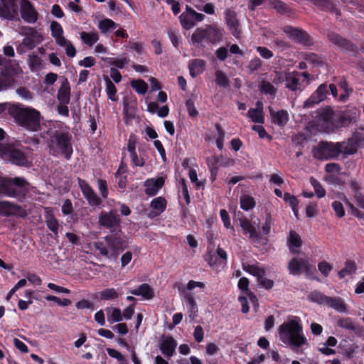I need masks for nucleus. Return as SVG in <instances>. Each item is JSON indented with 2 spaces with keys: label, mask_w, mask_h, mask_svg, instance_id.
<instances>
[{
  "label": "nucleus",
  "mask_w": 364,
  "mask_h": 364,
  "mask_svg": "<svg viewBox=\"0 0 364 364\" xmlns=\"http://www.w3.org/2000/svg\"><path fill=\"white\" fill-rule=\"evenodd\" d=\"M8 112L19 126L27 130L37 132L41 129V115L38 110L18 104L9 105Z\"/></svg>",
  "instance_id": "f257e3e1"
},
{
  "label": "nucleus",
  "mask_w": 364,
  "mask_h": 364,
  "mask_svg": "<svg viewBox=\"0 0 364 364\" xmlns=\"http://www.w3.org/2000/svg\"><path fill=\"white\" fill-rule=\"evenodd\" d=\"M301 332L302 326L299 323V319L288 320L278 328L281 341L285 344L295 347H301L306 343V339Z\"/></svg>",
  "instance_id": "f03ea898"
},
{
  "label": "nucleus",
  "mask_w": 364,
  "mask_h": 364,
  "mask_svg": "<svg viewBox=\"0 0 364 364\" xmlns=\"http://www.w3.org/2000/svg\"><path fill=\"white\" fill-rule=\"evenodd\" d=\"M49 154L54 156L62 154L70 159L73 154L71 136L65 132H55L48 141Z\"/></svg>",
  "instance_id": "7ed1b4c3"
},
{
  "label": "nucleus",
  "mask_w": 364,
  "mask_h": 364,
  "mask_svg": "<svg viewBox=\"0 0 364 364\" xmlns=\"http://www.w3.org/2000/svg\"><path fill=\"white\" fill-rule=\"evenodd\" d=\"M347 118L344 115L336 114L331 108L326 107L318 112V125L323 132H333L339 127L346 124Z\"/></svg>",
  "instance_id": "20e7f679"
},
{
  "label": "nucleus",
  "mask_w": 364,
  "mask_h": 364,
  "mask_svg": "<svg viewBox=\"0 0 364 364\" xmlns=\"http://www.w3.org/2000/svg\"><path fill=\"white\" fill-rule=\"evenodd\" d=\"M27 186H28V183L23 178H0V189L1 194L9 197L16 198L21 192H26V187Z\"/></svg>",
  "instance_id": "39448f33"
},
{
  "label": "nucleus",
  "mask_w": 364,
  "mask_h": 364,
  "mask_svg": "<svg viewBox=\"0 0 364 364\" xmlns=\"http://www.w3.org/2000/svg\"><path fill=\"white\" fill-rule=\"evenodd\" d=\"M340 144L321 141L313 149V156L319 160H328L337 158L340 155Z\"/></svg>",
  "instance_id": "423d86ee"
},
{
  "label": "nucleus",
  "mask_w": 364,
  "mask_h": 364,
  "mask_svg": "<svg viewBox=\"0 0 364 364\" xmlns=\"http://www.w3.org/2000/svg\"><path fill=\"white\" fill-rule=\"evenodd\" d=\"M327 38L328 40L338 49L345 52L352 53L354 55L358 54V48L353 42L336 32H328Z\"/></svg>",
  "instance_id": "0eeeda50"
},
{
  "label": "nucleus",
  "mask_w": 364,
  "mask_h": 364,
  "mask_svg": "<svg viewBox=\"0 0 364 364\" xmlns=\"http://www.w3.org/2000/svg\"><path fill=\"white\" fill-rule=\"evenodd\" d=\"M205 18V15L196 12L191 6H186V11L183 12L180 16V22L182 27L188 30L195 26V21H202Z\"/></svg>",
  "instance_id": "6e6552de"
},
{
  "label": "nucleus",
  "mask_w": 364,
  "mask_h": 364,
  "mask_svg": "<svg viewBox=\"0 0 364 364\" xmlns=\"http://www.w3.org/2000/svg\"><path fill=\"white\" fill-rule=\"evenodd\" d=\"M1 158L9 160L17 166H26L28 163V159L24 153L10 144L4 151V155L1 156Z\"/></svg>",
  "instance_id": "1a4fd4ad"
},
{
  "label": "nucleus",
  "mask_w": 364,
  "mask_h": 364,
  "mask_svg": "<svg viewBox=\"0 0 364 364\" xmlns=\"http://www.w3.org/2000/svg\"><path fill=\"white\" fill-rule=\"evenodd\" d=\"M0 215L6 217L15 215L25 218L27 215V213L24 208L18 204L7 200H2L0 201Z\"/></svg>",
  "instance_id": "9d476101"
},
{
  "label": "nucleus",
  "mask_w": 364,
  "mask_h": 364,
  "mask_svg": "<svg viewBox=\"0 0 364 364\" xmlns=\"http://www.w3.org/2000/svg\"><path fill=\"white\" fill-rule=\"evenodd\" d=\"M99 224L109 230L119 228L120 225V218L117 210H110L108 213H101L99 215Z\"/></svg>",
  "instance_id": "9b49d317"
},
{
  "label": "nucleus",
  "mask_w": 364,
  "mask_h": 364,
  "mask_svg": "<svg viewBox=\"0 0 364 364\" xmlns=\"http://www.w3.org/2000/svg\"><path fill=\"white\" fill-rule=\"evenodd\" d=\"M226 23L231 31L232 35L240 38L241 36V30L240 28V22L237 18V14L231 9H228L225 11Z\"/></svg>",
  "instance_id": "f8f14e48"
},
{
  "label": "nucleus",
  "mask_w": 364,
  "mask_h": 364,
  "mask_svg": "<svg viewBox=\"0 0 364 364\" xmlns=\"http://www.w3.org/2000/svg\"><path fill=\"white\" fill-rule=\"evenodd\" d=\"M284 31L294 41L304 46L311 43L309 35L304 31L291 26L285 27Z\"/></svg>",
  "instance_id": "ddd939ff"
},
{
  "label": "nucleus",
  "mask_w": 364,
  "mask_h": 364,
  "mask_svg": "<svg viewBox=\"0 0 364 364\" xmlns=\"http://www.w3.org/2000/svg\"><path fill=\"white\" fill-rule=\"evenodd\" d=\"M21 15L22 18L28 23H35L38 19V14L28 0H22L21 5Z\"/></svg>",
  "instance_id": "4468645a"
},
{
  "label": "nucleus",
  "mask_w": 364,
  "mask_h": 364,
  "mask_svg": "<svg viewBox=\"0 0 364 364\" xmlns=\"http://www.w3.org/2000/svg\"><path fill=\"white\" fill-rule=\"evenodd\" d=\"M176 346L177 342L171 336H163L160 341V350L167 358L173 355Z\"/></svg>",
  "instance_id": "2eb2a0df"
},
{
  "label": "nucleus",
  "mask_w": 364,
  "mask_h": 364,
  "mask_svg": "<svg viewBox=\"0 0 364 364\" xmlns=\"http://www.w3.org/2000/svg\"><path fill=\"white\" fill-rule=\"evenodd\" d=\"M360 139L358 135H354L352 138L349 139L347 142H338L340 144L339 147L340 154L343 153L346 155H351L356 153L358 146H360Z\"/></svg>",
  "instance_id": "dca6fc26"
},
{
  "label": "nucleus",
  "mask_w": 364,
  "mask_h": 364,
  "mask_svg": "<svg viewBox=\"0 0 364 364\" xmlns=\"http://www.w3.org/2000/svg\"><path fill=\"white\" fill-rule=\"evenodd\" d=\"M78 182L81 191L88 200L89 204L91 205H99L101 203V200L97 196L92 188L82 179H79Z\"/></svg>",
  "instance_id": "f3484780"
},
{
  "label": "nucleus",
  "mask_w": 364,
  "mask_h": 364,
  "mask_svg": "<svg viewBox=\"0 0 364 364\" xmlns=\"http://www.w3.org/2000/svg\"><path fill=\"white\" fill-rule=\"evenodd\" d=\"M164 185V179L162 177L148 179L144 182L145 193L149 196L156 195Z\"/></svg>",
  "instance_id": "a211bd4d"
},
{
  "label": "nucleus",
  "mask_w": 364,
  "mask_h": 364,
  "mask_svg": "<svg viewBox=\"0 0 364 364\" xmlns=\"http://www.w3.org/2000/svg\"><path fill=\"white\" fill-rule=\"evenodd\" d=\"M308 259L294 257L288 264V269L291 274H300L303 270H308Z\"/></svg>",
  "instance_id": "6ab92c4d"
},
{
  "label": "nucleus",
  "mask_w": 364,
  "mask_h": 364,
  "mask_svg": "<svg viewBox=\"0 0 364 364\" xmlns=\"http://www.w3.org/2000/svg\"><path fill=\"white\" fill-rule=\"evenodd\" d=\"M150 206L153 210L149 213L148 217L154 218L164 211L166 206V200L162 197L156 198L152 200Z\"/></svg>",
  "instance_id": "aec40b11"
},
{
  "label": "nucleus",
  "mask_w": 364,
  "mask_h": 364,
  "mask_svg": "<svg viewBox=\"0 0 364 364\" xmlns=\"http://www.w3.org/2000/svg\"><path fill=\"white\" fill-rule=\"evenodd\" d=\"M70 87L67 78H65L58 90L57 98L61 105H68L70 102Z\"/></svg>",
  "instance_id": "412c9836"
},
{
  "label": "nucleus",
  "mask_w": 364,
  "mask_h": 364,
  "mask_svg": "<svg viewBox=\"0 0 364 364\" xmlns=\"http://www.w3.org/2000/svg\"><path fill=\"white\" fill-rule=\"evenodd\" d=\"M16 10L14 0H0V16L10 18L13 17L12 12Z\"/></svg>",
  "instance_id": "4be33fe9"
},
{
  "label": "nucleus",
  "mask_w": 364,
  "mask_h": 364,
  "mask_svg": "<svg viewBox=\"0 0 364 364\" xmlns=\"http://www.w3.org/2000/svg\"><path fill=\"white\" fill-rule=\"evenodd\" d=\"M270 116L272 122L280 127H284L289 121V114L284 109L274 112L270 109Z\"/></svg>",
  "instance_id": "5701e85b"
},
{
  "label": "nucleus",
  "mask_w": 364,
  "mask_h": 364,
  "mask_svg": "<svg viewBox=\"0 0 364 364\" xmlns=\"http://www.w3.org/2000/svg\"><path fill=\"white\" fill-rule=\"evenodd\" d=\"M240 225L245 234H250V239L259 241V234L257 232L256 229L252 225L250 222L247 218H245L240 219Z\"/></svg>",
  "instance_id": "b1692460"
},
{
  "label": "nucleus",
  "mask_w": 364,
  "mask_h": 364,
  "mask_svg": "<svg viewBox=\"0 0 364 364\" xmlns=\"http://www.w3.org/2000/svg\"><path fill=\"white\" fill-rule=\"evenodd\" d=\"M287 242L289 250L292 253H296L297 250L295 248H299L302 245L301 237L294 230H290Z\"/></svg>",
  "instance_id": "393cba45"
},
{
  "label": "nucleus",
  "mask_w": 364,
  "mask_h": 364,
  "mask_svg": "<svg viewBox=\"0 0 364 364\" xmlns=\"http://www.w3.org/2000/svg\"><path fill=\"white\" fill-rule=\"evenodd\" d=\"M130 293L136 296H141L146 299H151L154 296L153 289L146 283L141 284L137 289L130 291Z\"/></svg>",
  "instance_id": "a878e982"
},
{
  "label": "nucleus",
  "mask_w": 364,
  "mask_h": 364,
  "mask_svg": "<svg viewBox=\"0 0 364 364\" xmlns=\"http://www.w3.org/2000/svg\"><path fill=\"white\" fill-rule=\"evenodd\" d=\"M326 302V305L333 308L339 312H346L347 306L343 300L340 297H331L328 296Z\"/></svg>",
  "instance_id": "bb28decb"
},
{
  "label": "nucleus",
  "mask_w": 364,
  "mask_h": 364,
  "mask_svg": "<svg viewBox=\"0 0 364 364\" xmlns=\"http://www.w3.org/2000/svg\"><path fill=\"white\" fill-rule=\"evenodd\" d=\"M205 65V61L201 59H195L191 61L188 68L191 77H195L197 75L201 73L204 70Z\"/></svg>",
  "instance_id": "cd10ccee"
},
{
  "label": "nucleus",
  "mask_w": 364,
  "mask_h": 364,
  "mask_svg": "<svg viewBox=\"0 0 364 364\" xmlns=\"http://www.w3.org/2000/svg\"><path fill=\"white\" fill-rule=\"evenodd\" d=\"M191 41L194 44H200L204 41L208 42L206 27L197 28L191 36Z\"/></svg>",
  "instance_id": "c85d7f7f"
},
{
  "label": "nucleus",
  "mask_w": 364,
  "mask_h": 364,
  "mask_svg": "<svg viewBox=\"0 0 364 364\" xmlns=\"http://www.w3.org/2000/svg\"><path fill=\"white\" fill-rule=\"evenodd\" d=\"M285 82L286 88L291 91L301 90L299 87V78L294 74L288 73L286 77Z\"/></svg>",
  "instance_id": "c756f323"
},
{
  "label": "nucleus",
  "mask_w": 364,
  "mask_h": 364,
  "mask_svg": "<svg viewBox=\"0 0 364 364\" xmlns=\"http://www.w3.org/2000/svg\"><path fill=\"white\" fill-rule=\"evenodd\" d=\"M208 43H215L221 39L222 33L220 31L211 26H206Z\"/></svg>",
  "instance_id": "7c9ffc66"
},
{
  "label": "nucleus",
  "mask_w": 364,
  "mask_h": 364,
  "mask_svg": "<svg viewBox=\"0 0 364 364\" xmlns=\"http://www.w3.org/2000/svg\"><path fill=\"white\" fill-rule=\"evenodd\" d=\"M259 90L262 94L269 95L274 97L277 93V88L268 81L262 80L259 85Z\"/></svg>",
  "instance_id": "2f4dec72"
},
{
  "label": "nucleus",
  "mask_w": 364,
  "mask_h": 364,
  "mask_svg": "<svg viewBox=\"0 0 364 364\" xmlns=\"http://www.w3.org/2000/svg\"><path fill=\"white\" fill-rule=\"evenodd\" d=\"M271 8L275 9L278 13L284 14L291 11L288 6L281 0H269Z\"/></svg>",
  "instance_id": "473e14b6"
},
{
  "label": "nucleus",
  "mask_w": 364,
  "mask_h": 364,
  "mask_svg": "<svg viewBox=\"0 0 364 364\" xmlns=\"http://www.w3.org/2000/svg\"><path fill=\"white\" fill-rule=\"evenodd\" d=\"M357 267L355 263L352 260H348L345 263V267L338 273L340 278H343L346 275H350L356 272Z\"/></svg>",
  "instance_id": "72a5a7b5"
},
{
  "label": "nucleus",
  "mask_w": 364,
  "mask_h": 364,
  "mask_svg": "<svg viewBox=\"0 0 364 364\" xmlns=\"http://www.w3.org/2000/svg\"><path fill=\"white\" fill-rule=\"evenodd\" d=\"M123 112L124 115V122L126 124H128L130 121L134 119L136 108L134 105H130L129 102H124Z\"/></svg>",
  "instance_id": "f704fd0d"
},
{
  "label": "nucleus",
  "mask_w": 364,
  "mask_h": 364,
  "mask_svg": "<svg viewBox=\"0 0 364 364\" xmlns=\"http://www.w3.org/2000/svg\"><path fill=\"white\" fill-rule=\"evenodd\" d=\"M104 79L106 82V92L108 98L112 101L116 102L117 98L116 97L117 89L115 85L107 76H104Z\"/></svg>",
  "instance_id": "c9c22d12"
},
{
  "label": "nucleus",
  "mask_w": 364,
  "mask_h": 364,
  "mask_svg": "<svg viewBox=\"0 0 364 364\" xmlns=\"http://www.w3.org/2000/svg\"><path fill=\"white\" fill-rule=\"evenodd\" d=\"M243 269L245 272L257 277V279L260 278L262 276H264L266 273L264 268H261L254 264L243 265Z\"/></svg>",
  "instance_id": "e433bc0d"
},
{
  "label": "nucleus",
  "mask_w": 364,
  "mask_h": 364,
  "mask_svg": "<svg viewBox=\"0 0 364 364\" xmlns=\"http://www.w3.org/2000/svg\"><path fill=\"white\" fill-rule=\"evenodd\" d=\"M215 76V83L217 85L223 88H227L228 87H229V80L223 71L220 70H216Z\"/></svg>",
  "instance_id": "4c0bfd02"
},
{
  "label": "nucleus",
  "mask_w": 364,
  "mask_h": 364,
  "mask_svg": "<svg viewBox=\"0 0 364 364\" xmlns=\"http://www.w3.org/2000/svg\"><path fill=\"white\" fill-rule=\"evenodd\" d=\"M82 41L89 46H92L98 41V35L96 33H87L82 31L80 33Z\"/></svg>",
  "instance_id": "58836bf2"
},
{
  "label": "nucleus",
  "mask_w": 364,
  "mask_h": 364,
  "mask_svg": "<svg viewBox=\"0 0 364 364\" xmlns=\"http://www.w3.org/2000/svg\"><path fill=\"white\" fill-rule=\"evenodd\" d=\"M247 115L254 122L261 124L264 122L263 112L259 109H250L248 111Z\"/></svg>",
  "instance_id": "ea45409f"
},
{
  "label": "nucleus",
  "mask_w": 364,
  "mask_h": 364,
  "mask_svg": "<svg viewBox=\"0 0 364 364\" xmlns=\"http://www.w3.org/2000/svg\"><path fill=\"white\" fill-rule=\"evenodd\" d=\"M46 223L49 230L57 235L59 227L58 220L52 214H48L46 215Z\"/></svg>",
  "instance_id": "a19ab883"
},
{
  "label": "nucleus",
  "mask_w": 364,
  "mask_h": 364,
  "mask_svg": "<svg viewBox=\"0 0 364 364\" xmlns=\"http://www.w3.org/2000/svg\"><path fill=\"white\" fill-rule=\"evenodd\" d=\"M254 198L250 196H243L240 198V206L245 210H248L255 207Z\"/></svg>",
  "instance_id": "79ce46f5"
},
{
  "label": "nucleus",
  "mask_w": 364,
  "mask_h": 364,
  "mask_svg": "<svg viewBox=\"0 0 364 364\" xmlns=\"http://www.w3.org/2000/svg\"><path fill=\"white\" fill-rule=\"evenodd\" d=\"M310 183L314 188L315 193L318 198H321L325 196L326 191L322 185L316 179L313 177L310 178Z\"/></svg>",
  "instance_id": "37998d69"
},
{
  "label": "nucleus",
  "mask_w": 364,
  "mask_h": 364,
  "mask_svg": "<svg viewBox=\"0 0 364 364\" xmlns=\"http://www.w3.org/2000/svg\"><path fill=\"white\" fill-rule=\"evenodd\" d=\"M131 85L139 94H145L147 91V84L143 80H132Z\"/></svg>",
  "instance_id": "c03bdc74"
},
{
  "label": "nucleus",
  "mask_w": 364,
  "mask_h": 364,
  "mask_svg": "<svg viewBox=\"0 0 364 364\" xmlns=\"http://www.w3.org/2000/svg\"><path fill=\"white\" fill-rule=\"evenodd\" d=\"M107 317L111 322H117L122 320L121 311L117 308H112L108 310Z\"/></svg>",
  "instance_id": "a18cd8bd"
},
{
  "label": "nucleus",
  "mask_w": 364,
  "mask_h": 364,
  "mask_svg": "<svg viewBox=\"0 0 364 364\" xmlns=\"http://www.w3.org/2000/svg\"><path fill=\"white\" fill-rule=\"evenodd\" d=\"M98 27L102 33H105L109 31V29L116 28V24L112 20L105 18L99 22Z\"/></svg>",
  "instance_id": "49530a36"
},
{
  "label": "nucleus",
  "mask_w": 364,
  "mask_h": 364,
  "mask_svg": "<svg viewBox=\"0 0 364 364\" xmlns=\"http://www.w3.org/2000/svg\"><path fill=\"white\" fill-rule=\"evenodd\" d=\"M328 296H325L318 291H314V292L311 293L309 296V299L311 301H312L314 302L318 303L320 304H326V302H327L326 299H328Z\"/></svg>",
  "instance_id": "de8ad7c7"
},
{
  "label": "nucleus",
  "mask_w": 364,
  "mask_h": 364,
  "mask_svg": "<svg viewBox=\"0 0 364 364\" xmlns=\"http://www.w3.org/2000/svg\"><path fill=\"white\" fill-rule=\"evenodd\" d=\"M118 296V293L113 288L106 289L100 292V297L104 300L114 299H117Z\"/></svg>",
  "instance_id": "09e8293b"
},
{
  "label": "nucleus",
  "mask_w": 364,
  "mask_h": 364,
  "mask_svg": "<svg viewBox=\"0 0 364 364\" xmlns=\"http://www.w3.org/2000/svg\"><path fill=\"white\" fill-rule=\"evenodd\" d=\"M327 87L325 84H321L318 86L316 92L313 94L319 102L323 101L327 95Z\"/></svg>",
  "instance_id": "8fccbe9b"
},
{
  "label": "nucleus",
  "mask_w": 364,
  "mask_h": 364,
  "mask_svg": "<svg viewBox=\"0 0 364 364\" xmlns=\"http://www.w3.org/2000/svg\"><path fill=\"white\" fill-rule=\"evenodd\" d=\"M338 326L350 331H355V326L349 318H341L338 321Z\"/></svg>",
  "instance_id": "3c124183"
},
{
  "label": "nucleus",
  "mask_w": 364,
  "mask_h": 364,
  "mask_svg": "<svg viewBox=\"0 0 364 364\" xmlns=\"http://www.w3.org/2000/svg\"><path fill=\"white\" fill-rule=\"evenodd\" d=\"M318 270L324 277H328L330 272L333 269L332 265L326 261H323L318 264Z\"/></svg>",
  "instance_id": "603ef678"
},
{
  "label": "nucleus",
  "mask_w": 364,
  "mask_h": 364,
  "mask_svg": "<svg viewBox=\"0 0 364 364\" xmlns=\"http://www.w3.org/2000/svg\"><path fill=\"white\" fill-rule=\"evenodd\" d=\"M46 299L47 301H54V302L57 303L58 305L62 306H67L71 304V301L68 299H63L62 300L60 298H58L55 296H52V295L46 296Z\"/></svg>",
  "instance_id": "864d4df0"
},
{
  "label": "nucleus",
  "mask_w": 364,
  "mask_h": 364,
  "mask_svg": "<svg viewBox=\"0 0 364 364\" xmlns=\"http://www.w3.org/2000/svg\"><path fill=\"white\" fill-rule=\"evenodd\" d=\"M14 83V79L5 76H0V91L11 87Z\"/></svg>",
  "instance_id": "5fc2aeb1"
},
{
  "label": "nucleus",
  "mask_w": 364,
  "mask_h": 364,
  "mask_svg": "<svg viewBox=\"0 0 364 364\" xmlns=\"http://www.w3.org/2000/svg\"><path fill=\"white\" fill-rule=\"evenodd\" d=\"M288 73L284 72L274 71V77L272 78V82L275 85L280 84L285 81L286 77Z\"/></svg>",
  "instance_id": "6e6d98bb"
},
{
  "label": "nucleus",
  "mask_w": 364,
  "mask_h": 364,
  "mask_svg": "<svg viewBox=\"0 0 364 364\" xmlns=\"http://www.w3.org/2000/svg\"><path fill=\"white\" fill-rule=\"evenodd\" d=\"M50 28L52 31V36L53 38H56L59 36L63 35V28L60 23L56 21H53L50 25Z\"/></svg>",
  "instance_id": "4d7b16f0"
},
{
  "label": "nucleus",
  "mask_w": 364,
  "mask_h": 364,
  "mask_svg": "<svg viewBox=\"0 0 364 364\" xmlns=\"http://www.w3.org/2000/svg\"><path fill=\"white\" fill-rule=\"evenodd\" d=\"M332 207L338 218H342L345 215V210L343 204L339 201H334L332 204Z\"/></svg>",
  "instance_id": "13d9d810"
},
{
  "label": "nucleus",
  "mask_w": 364,
  "mask_h": 364,
  "mask_svg": "<svg viewBox=\"0 0 364 364\" xmlns=\"http://www.w3.org/2000/svg\"><path fill=\"white\" fill-rule=\"evenodd\" d=\"M108 63L119 68H123L124 66L129 63V60L126 58L122 59L109 58L108 59Z\"/></svg>",
  "instance_id": "bf43d9fd"
},
{
  "label": "nucleus",
  "mask_w": 364,
  "mask_h": 364,
  "mask_svg": "<svg viewBox=\"0 0 364 364\" xmlns=\"http://www.w3.org/2000/svg\"><path fill=\"white\" fill-rule=\"evenodd\" d=\"M284 200L288 203L291 207L298 206L299 204L297 198L294 195L289 193L284 194Z\"/></svg>",
  "instance_id": "052dcab7"
},
{
  "label": "nucleus",
  "mask_w": 364,
  "mask_h": 364,
  "mask_svg": "<svg viewBox=\"0 0 364 364\" xmlns=\"http://www.w3.org/2000/svg\"><path fill=\"white\" fill-rule=\"evenodd\" d=\"M105 240L107 241V245L114 250H117L120 246L119 240L111 237H105Z\"/></svg>",
  "instance_id": "680f3d73"
},
{
  "label": "nucleus",
  "mask_w": 364,
  "mask_h": 364,
  "mask_svg": "<svg viewBox=\"0 0 364 364\" xmlns=\"http://www.w3.org/2000/svg\"><path fill=\"white\" fill-rule=\"evenodd\" d=\"M256 50L264 59H269L273 56L272 52L266 47L258 46Z\"/></svg>",
  "instance_id": "e2e57ef3"
},
{
  "label": "nucleus",
  "mask_w": 364,
  "mask_h": 364,
  "mask_svg": "<svg viewBox=\"0 0 364 364\" xmlns=\"http://www.w3.org/2000/svg\"><path fill=\"white\" fill-rule=\"evenodd\" d=\"M262 66V61L258 58H255L248 64L247 68L251 71L254 72L258 70Z\"/></svg>",
  "instance_id": "0e129e2a"
},
{
  "label": "nucleus",
  "mask_w": 364,
  "mask_h": 364,
  "mask_svg": "<svg viewBox=\"0 0 364 364\" xmlns=\"http://www.w3.org/2000/svg\"><path fill=\"white\" fill-rule=\"evenodd\" d=\"M16 93L25 100H31L32 95L31 92L24 87H21L16 90Z\"/></svg>",
  "instance_id": "69168bd1"
},
{
  "label": "nucleus",
  "mask_w": 364,
  "mask_h": 364,
  "mask_svg": "<svg viewBox=\"0 0 364 364\" xmlns=\"http://www.w3.org/2000/svg\"><path fill=\"white\" fill-rule=\"evenodd\" d=\"M317 213V205L316 203H310L306 207V215L308 218L316 216Z\"/></svg>",
  "instance_id": "338daca9"
},
{
  "label": "nucleus",
  "mask_w": 364,
  "mask_h": 364,
  "mask_svg": "<svg viewBox=\"0 0 364 364\" xmlns=\"http://www.w3.org/2000/svg\"><path fill=\"white\" fill-rule=\"evenodd\" d=\"M186 105L187 107V110L191 117H196L198 115V112L196 110L194 103L191 100H188L186 102Z\"/></svg>",
  "instance_id": "774afa93"
}]
</instances>
